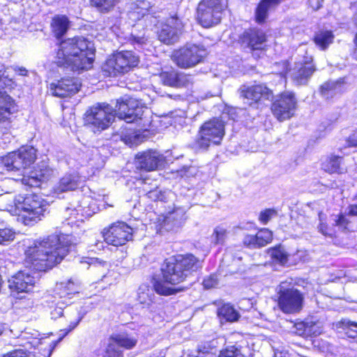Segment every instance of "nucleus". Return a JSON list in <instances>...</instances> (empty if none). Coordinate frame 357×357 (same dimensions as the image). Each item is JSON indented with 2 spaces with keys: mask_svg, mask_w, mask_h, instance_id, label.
Returning a JSON list of instances; mask_svg holds the SVG:
<instances>
[{
  "mask_svg": "<svg viewBox=\"0 0 357 357\" xmlns=\"http://www.w3.org/2000/svg\"><path fill=\"white\" fill-rule=\"evenodd\" d=\"M184 24L175 14L166 20L158 33L159 40L167 45H172L178 41L183 32Z\"/></svg>",
  "mask_w": 357,
  "mask_h": 357,
  "instance_id": "15",
  "label": "nucleus"
},
{
  "mask_svg": "<svg viewBox=\"0 0 357 357\" xmlns=\"http://www.w3.org/2000/svg\"><path fill=\"white\" fill-rule=\"evenodd\" d=\"M8 68L1 66L0 68V89L10 91L15 86V82L9 77Z\"/></svg>",
  "mask_w": 357,
  "mask_h": 357,
  "instance_id": "41",
  "label": "nucleus"
},
{
  "mask_svg": "<svg viewBox=\"0 0 357 357\" xmlns=\"http://www.w3.org/2000/svg\"><path fill=\"white\" fill-rule=\"evenodd\" d=\"M15 111V100L6 91H0V122L8 121Z\"/></svg>",
  "mask_w": 357,
  "mask_h": 357,
  "instance_id": "29",
  "label": "nucleus"
},
{
  "mask_svg": "<svg viewBox=\"0 0 357 357\" xmlns=\"http://www.w3.org/2000/svg\"><path fill=\"white\" fill-rule=\"evenodd\" d=\"M343 82L340 80L328 81L320 86V94L324 99L330 100L340 94L343 91Z\"/></svg>",
  "mask_w": 357,
  "mask_h": 357,
  "instance_id": "30",
  "label": "nucleus"
},
{
  "mask_svg": "<svg viewBox=\"0 0 357 357\" xmlns=\"http://www.w3.org/2000/svg\"><path fill=\"white\" fill-rule=\"evenodd\" d=\"M290 282H282L276 288L278 306L284 313L293 314L301 310L303 295L298 289L291 287Z\"/></svg>",
  "mask_w": 357,
  "mask_h": 357,
  "instance_id": "6",
  "label": "nucleus"
},
{
  "mask_svg": "<svg viewBox=\"0 0 357 357\" xmlns=\"http://www.w3.org/2000/svg\"><path fill=\"white\" fill-rule=\"evenodd\" d=\"M206 54V50L203 46L186 44L174 50L172 53L171 58L178 67L186 69L193 68L202 63Z\"/></svg>",
  "mask_w": 357,
  "mask_h": 357,
  "instance_id": "7",
  "label": "nucleus"
},
{
  "mask_svg": "<svg viewBox=\"0 0 357 357\" xmlns=\"http://www.w3.org/2000/svg\"><path fill=\"white\" fill-rule=\"evenodd\" d=\"M272 232L268 229H263L255 235H245L243 239V243L248 248L256 249L266 245L272 241Z\"/></svg>",
  "mask_w": 357,
  "mask_h": 357,
  "instance_id": "25",
  "label": "nucleus"
},
{
  "mask_svg": "<svg viewBox=\"0 0 357 357\" xmlns=\"http://www.w3.org/2000/svg\"><path fill=\"white\" fill-rule=\"evenodd\" d=\"M334 35L331 31L322 30L317 32L314 38L315 44L322 50H325L333 43Z\"/></svg>",
  "mask_w": 357,
  "mask_h": 357,
  "instance_id": "36",
  "label": "nucleus"
},
{
  "mask_svg": "<svg viewBox=\"0 0 357 357\" xmlns=\"http://www.w3.org/2000/svg\"><path fill=\"white\" fill-rule=\"evenodd\" d=\"M238 91L244 102L250 106L255 105L261 98L269 100L273 97L272 91L264 84L242 85Z\"/></svg>",
  "mask_w": 357,
  "mask_h": 357,
  "instance_id": "17",
  "label": "nucleus"
},
{
  "mask_svg": "<svg viewBox=\"0 0 357 357\" xmlns=\"http://www.w3.org/2000/svg\"><path fill=\"white\" fill-rule=\"evenodd\" d=\"M79 321H80V319H77L76 322L70 323V324L68 326V329H65V331H66L65 335H66L70 331L73 330L78 325Z\"/></svg>",
  "mask_w": 357,
  "mask_h": 357,
  "instance_id": "59",
  "label": "nucleus"
},
{
  "mask_svg": "<svg viewBox=\"0 0 357 357\" xmlns=\"http://www.w3.org/2000/svg\"><path fill=\"white\" fill-rule=\"evenodd\" d=\"M218 278L215 275H211L206 278L203 281V285L205 289H211L218 285Z\"/></svg>",
  "mask_w": 357,
  "mask_h": 357,
  "instance_id": "50",
  "label": "nucleus"
},
{
  "mask_svg": "<svg viewBox=\"0 0 357 357\" xmlns=\"http://www.w3.org/2000/svg\"><path fill=\"white\" fill-rule=\"evenodd\" d=\"M201 266L202 262L192 254L178 255L169 258L161 268V278L154 283L155 291L165 296L174 294L175 289L168 285L183 282Z\"/></svg>",
  "mask_w": 357,
  "mask_h": 357,
  "instance_id": "2",
  "label": "nucleus"
},
{
  "mask_svg": "<svg viewBox=\"0 0 357 357\" xmlns=\"http://www.w3.org/2000/svg\"><path fill=\"white\" fill-rule=\"evenodd\" d=\"M318 218L319 223L317 227V231L326 237L333 238L334 231L333 228L330 227L326 223V215L323 212H319Z\"/></svg>",
  "mask_w": 357,
  "mask_h": 357,
  "instance_id": "40",
  "label": "nucleus"
},
{
  "mask_svg": "<svg viewBox=\"0 0 357 357\" xmlns=\"http://www.w3.org/2000/svg\"><path fill=\"white\" fill-rule=\"evenodd\" d=\"M112 340L120 347L126 349H131L137 343V335L135 333H121L110 337Z\"/></svg>",
  "mask_w": 357,
  "mask_h": 357,
  "instance_id": "31",
  "label": "nucleus"
},
{
  "mask_svg": "<svg viewBox=\"0 0 357 357\" xmlns=\"http://www.w3.org/2000/svg\"><path fill=\"white\" fill-rule=\"evenodd\" d=\"M354 43L356 45V48L354 50V54L356 59H357V33L356 34V37L354 38Z\"/></svg>",
  "mask_w": 357,
  "mask_h": 357,
  "instance_id": "60",
  "label": "nucleus"
},
{
  "mask_svg": "<svg viewBox=\"0 0 357 357\" xmlns=\"http://www.w3.org/2000/svg\"><path fill=\"white\" fill-rule=\"evenodd\" d=\"M144 114V107L134 98H128L125 100L117 101L114 109V116L127 123H132L141 119Z\"/></svg>",
  "mask_w": 357,
  "mask_h": 357,
  "instance_id": "14",
  "label": "nucleus"
},
{
  "mask_svg": "<svg viewBox=\"0 0 357 357\" xmlns=\"http://www.w3.org/2000/svg\"><path fill=\"white\" fill-rule=\"evenodd\" d=\"M219 357H245L241 349L235 346H231L222 350Z\"/></svg>",
  "mask_w": 357,
  "mask_h": 357,
  "instance_id": "45",
  "label": "nucleus"
},
{
  "mask_svg": "<svg viewBox=\"0 0 357 357\" xmlns=\"http://www.w3.org/2000/svg\"><path fill=\"white\" fill-rule=\"evenodd\" d=\"M154 296L153 289L151 287L146 284H142L139 287L137 299L144 306H150L153 303Z\"/></svg>",
  "mask_w": 357,
  "mask_h": 357,
  "instance_id": "37",
  "label": "nucleus"
},
{
  "mask_svg": "<svg viewBox=\"0 0 357 357\" xmlns=\"http://www.w3.org/2000/svg\"><path fill=\"white\" fill-rule=\"evenodd\" d=\"M348 222V220L344 215H340L338 219L336 220V225L341 227H346Z\"/></svg>",
  "mask_w": 357,
  "mask_h": 357,
  "instance_id": "56",
  "label": "nucleus"
},
{
  "mask_svg": "<svg viewBox=\"0 0 357 357\" xmlns=\"http://www.w3.org/2000/svg\"><path fill=\"white\" fill-rule=\"evenodd\" d=\"M15 232L10 228L0 227V244H5L13 241Z\"/></svg>",
  "mask_w": 357,
  "mask_h": 357,
  "instance_id": "46",
  "label": "nucleus"
},
{
  "mask_svg": "<svg viewBox=\"0 0 357 357\" xmlns=\"http://www.w3.org/2000/svg\"><path fill=\"white\" fill-rule=\"evenodd\" d=\"M354 22H355L356 25L357 26V13L355 15Z\"/></svg>",
  "mask_w": 357,
  "mask_h": 357,
  "instance_id": "64",
  "label": "nucleus"
},
{
  "mask_svg": "<svg viewBox=\"0 0 357 357\" xmlns=\"http://www.w3.org/2000/svg\"><path fill=\"white\" fill-rule=\"evenodd\" d=\"M348 143L349 146H357V130L349 137Z\"/></svg>",
  "mask_w": 357,
  "mask_h": 357,
  "instance_id": "53",
  "label": "nucleus"
},
{
  "mask_svg": "<svg viewBox=\"0 0 357 357\" xmlns=\"http://www.w3.org/2000/svg\"><path fill=\"white\" fill-rule=\"evenodd\" d=\"M291 332L300 336H317L321 333V328L319 323L307 320L295 323L291 328Z\"/></svg>",
  "mask_w": 357,
  "mask_h": 357,
  "instance_id": "27",
  "label": "nucleus"
},
{
  "mask_svg": "<svg viewBox=\"0 0 357 357\" xmlns=\"http://www.w3.org/2000/svg\"><path fill=\"white\" fill-rule=\"evenodd\" d=\"M114 120V109L107 103H97L89 108L84 117V124L94 132L108 128Z\"/></svg>",
  "mask_w": 357,
  "mask_h": 357,
  "instance_id": "4",
  "label": "nucleus"
},
{
  "mask_svg": "<svg viewBox=\"0 0 357 357\" xmlns=\"http://www.w3.org/2000/svg\"><path fill=\"white\" fill-rule=\"evenodd\" d=\"M185 210L176 208L169 212L165 216L159 218V231H169L179 227L185 220Z\"/></svg>",
  "mask_w": 357,
  "mask_h": 357,
  "instance_id": "23",
  "label": "nucleus"
},
{
  "mask_svg": "<svg viewBox=\"0 0 357 357\" xmlns=\"http://www.w3.org/2000/svg\"><path fill=\"white\" fill-rule=\"evenodd\" d=\"M3 326L2 324H0V335L3 333Z\"/></svg>",
  "mask_w": 357,
  "mask_h": 357,
  "instance_id": "63",
  "label": "nucleus"
},
{
  "mask_svg": "<svg viewBox=\"0 0 357 357\" xmlns=\"http://www.w3.org/2000/svg\"><path fill=\"white\" fill-rule=\"evenodd\" d=\"M110 337L106 347L104 357H123V351Z\"/></svg>",
  "mask_w": 357,
  "mask_h": 357,
  "instance_id": "43",
  "label": "nucleus"
},
{
  "mask_svg": "<svg viewBox=\"0 0 357 357\" xmlns=\"http://www.w3.org/2000/svg\"><path fill=\"white\" fill-rule=\"evenodd\" d=\"M70 26L68 18L66 15H55L52 20L51 27L54 36L59 38L63 36Z\"/></svg>",
  "mask_w": 357,
  "mask_h": 357,
  "instance_id": "33",
  "label": "nucleus"
},
{
  "mask_svg": "<svg viewBox=\"0 0 357 357\" xmlns=\"http://www.w3.org/2000/svg\"><path fill=\"white\" fill-rule=\"evenodd\" d=\"M132 43L133 45H137L140 46L141 45L144 43V34L142 36H135L133 33H132Z\"/></svg>",
  "mask_w": 357,
  "mask_h": 357,
  "instance_id": "51",
  "label": "nucleus"
},
{
  "mask_svg": "<svg viewBox=\"0 0 357 357\" xmlns=\"http://www.w3.org/2000/svg\"><path fill=\"white\" fill-rule=\"evenodd\" d=\"M227 230L222 227H217L212 235V241L215 244H223L227 238Z\"/></svg>",
  "mask_w": 357,
  "mask_h": 357,
  "instance_id": "44",
  "label": "nucleus"
},
{
  "mask_svg": "<svg viewBox=\"0 0 357 357\" xmlns=\"http://www.w3.org/2000/svg\"><path fill=\"white\" fill-rule=\"evenodd\" d=\"M36 159V150L32 146H22L9 153L2 159L8 171L21 170L29 167Z\"/></svg>",
  "mask_w": 357,
  "mask_h": 357,
  "instance_id": "11",
  "label": "nucleus"
},
{
  "mask_svg": "<svg viewBox=\"0 0 357 357\" xmlns=\"http://www.w3.org/2000/svg\"><path fill=\"white\" fill-rule=\"evenodd\" d=\"M321 168L329 174H343L347 169L343 158L335 155L326 157L321 163Z\"/></svg>",
  "mask_w": 357,
  "mask_h": 357,
  "instance_id": "26",
  "label": "nucleus"
},
{
  "mask_svg": "<svg viewBox=\"0 0 357 357\" xmlns=\"http://www.w3.org/2000/svg\"><path fill=\"white\" fill-rule=\"evenodd\" d=\"M116 0H91L93 6L98 8L100 10H109L112 8Z\"/></svg>",
  "mask_w": 357,
  "mask_h": 357,
  "instance_id": "47",
  "label": "nucleus"
},
{
  "mask_svg": "<svg viewBox=\"0 0 357 357\" xmlns=\"http://www.w3.org/2000/svg\"><path fill=\"white\" fill-rule=\"evenodd\" d=\"M211 349H212V348L209 344H207V346L199 345L198 347V351L202 353L203 354H206L209 356H211V354L210 353Z\"/></svg>",
  "mask_w": 357,
  "mask_h": 357,
  "instance_id": "54",
  "label": "nucleus"
},
{
  "mask_svg": "<svg viewBox=\"0 0 357 357\" xmlns=\"http://www.w3.org/2000/svg\"><path fill=\"white\" fill-rule=\"evenodd\" d=\"M225 135V124L219 119L214 118L205 122L199 131V137L195 141L196 145L202 149H206L211 143L219 144Z\"/></svg>",
  "mask_w": 357,
  "mask_h": 357,
  "instance_id": "9",
  "label": "nucleus"
},
{
  "mask_svg": "<svg viewBox=\"0 0 357 357\" xmlns=\"http://www.w3.org/2000/svg\"><path fill=\"white\" fill-rule=\"evenodd\" d=\"M151 8V3L146 0H137L132 4L131 10L129 11V18L132 21H138L143 18L152 17L150 14Z\"/></svg>",
  "mask_w": 357,
  "mask_h": 357,
  "instance_id": "28",
  "label": "nucleus"
},
{
  "mask_svg": "<svg viewBox=\"0 0 357 357\" xmlns=\"http://www.w3.org/2000/svg\"><path fill=\"white\" fill-rule=\"evenodd\" d=\"M8 282V287L13 292H29L33 289L36 279L29 272L20 271L13 275Z\"/></svg>",
  "mask_w": 357,
  "mask_h": 357,
  "instance_id": "21",
  "label": "nucleus"
},
{
  "mask_svg": "<svg viewBox=\"0 0 357 357\" xmlns=\"http://www.w3.org/2000/svg\"><path fill=\"white\" fill-rule=\"evenodd\" d=\"M63 314V307L59 306L51 312L52 319H56Z\"/></svg>",
  "mask_w": 357,
  "mask_h": 357,
  "instance_id": "55",
  "label": "nucleus"
},
{
  "mask_svg": "<svg viewBox=\"0 0 357 357\" xmlns=\"http://www.w3.org/2000/svg\"><path fill=\"white\" fill-rule=\"evenodd\" d=\"M315 70L312 56H306L295 63L291 70L290 76L297 85H304L308 82Z\"/></svg>",
  "mask_w": 357,
  "mask_h": 357,
  "instance_id": "16",
  "label": "nucleus"
},
{
  "mask_svg": "<svg viewBox=\"0 0 357 357\" xmlns=\"http://www.w3.org/2000/svg\"><path fill=\"white\" fill-rule=\"evenodd\" d=\"M276 213V211L273 209H266L260 213L259 219L263 224L266 225Z\"/></svg>",
  "mask_w": 357,
  "mask_h": 357,
  "instance_id": "48",
  "label": "nucleus"
},
{
  "mask_svg": "<svg viewBox=\"0 0 357 357\" xmlns=\"http://www.w3.org/2000/svg\"><path fill=\"white\" fill-rule=\"evenodd\" d=\"M92 261H93V259H88L87 260H84V261L82 260V261H80V262L82 264L85 263L86 264H87L89 266L92 264Z\"/></svg>",
  "mask_w": 357,
  "mask_h": 357,
  "instance_id": "61",
  "label": "nucleus"
},
{
  "mask_svg": "<svg viewBox=\"0 0 357 357\" xmlns=\"http://www.w3.org/2000/svg\"><path fill=\"white\" fill-rule=\"evenodd\" d=\"M138 63V56L132 51H122L107 59L102 69L108 76L114 77L128 72L131 68L137 66Z\"/></svg>",
  "mask_w": 357,
  "mask_h": 357,
  "instance_id": "8",
  "label": "nucleus"
},
{
  "mask_svg": "<svg viewBox=\"0 0 357 357\" xmlns=\"http://www.w3.org/2000/svg\"><path fill=\"white\" fill-rule=\"evenodd\" d=\"M297 108V100L294 93L287 91L272 104L271 110L273 115L280 121H283L291 118Z\"/></svg>",
  "mask_w": 357,
  "mask_h": 357,
  "instance_id": "12",
  "label": "nucleus"
},
{
  "mask_svg": "<svg viewBox=\"0 0 357 357\" xmlns=\"http://www.w3.org/2000/svg\"><path fill=\"white\" fill-rule=\"evenodd\" d=\"M218 315L231 322L236 321L239 317L238 312L229 304H225L220 307Z\"/></svg>",
  "mask_w": 357,
  "mask_h": 357,
  "instance_id": "39",
  "label": "nucleus"
},
{
  "mask_svg": "<svg viewBox=\"0 0 357 357\" xmlns=\"http://www.w3.org/2000/svg\"><path fill=\"white\" fill-rule=\"evenodd\" d=\"M223 10L222 0H202L197 8V19L203 27H211L220 22Z\"/></svg>",
  "mask_w": 357,
  "mask_h": 357,
  "instance_id": "10",
  "label": "nucleus"
},
{
  "mask_svg": "<svg viewBox=\"0 0 357 357\" xmlns=\"http://www.w3.org/2000/svg\"><path fill=\"white\" fill-rule=\"evenodd\" d=\"M324 0H308L310 6L314 10H317L321 6Z\"/></svg>",
  "mask_w": 357,
  "mask_h": 357,
  "instance_id": "52",
  "label": "nucleus"
},
{
  "mask_svg": "<svg viewBox=\"0 0 357 357\" xmlns=\"http://www.w3.org/2000/svg\"><path fill=\"white\" fill-rule=\"evenodd\" d=\"M94 57L95 50L91 43L83 38H73L61 42L54 62L73 71L89 70Z\"/></svg>",
  "mask_w": 357,
  "mask_h": 357,
  "instance_id": "3",
  "label": "nucleus"
},
{
  "mask_svg": "<svg viewBox=\"0 0 357 357\" xmlns=\"http://www.w3.org/2000/svg\"><path fill=\"white\" fill-rule=\"evenodd\" d=\"M13 70L17 73L19 75L26 76L28 71L22 67H15Z\"/></svg>",
  "mask_w": 357,
  "mask_h": 357,
  "instance_id": "58",
  "label": "nucleus"
},
{
  "mask_svg": "<svg viewBox=\"0 0 357 357\" xmlns=\"http://www.w3.org/2000/svg\"><path fill=\"white\" fill-rule=\"evenodd\" d=\"M338 333H344L348 337L352 338L357 343V323L347 319H342L336 323Z\"/></svg>",
  "mask_w": 357,
  "mask_h": 357,
  "instance_id": "34",
  "label": "nucleus"
},
{
  "mask_svg": "<svg viewBox=\"0 0 357 357\" xmlns=\"http://www.w3.org/2000/svg\"><path fill=\"white\" fill-rule=\"evenodd\" d=\"M17 215L25 225H32L40 220L45 211L40 202L33 196L17 195L14 199Z\"/></svg>",
  "mask_w": 357,
  "mask_h": 357,
  "instance_id": "5",
  "label": "nucleus"
},
{
  "mask_svg": "<svg viewBox=\"0 0 357 357\" xmlns=\"http://www.w3.org/2000/svg\"><path fill=\"white\" fill-rule=\"evenodd\" d=\"M71 248L69 236L53 234L37 240L25 250V262L38 271H45L60 263Z\"/></svg>",
  "mask_w": 357,
  "mask_h": 357,
  "instance_id": "1",
  "label": "nucleus"
},
{
  "mask_svg": "<svg viewBox=\"0 0 357 357\" xmlns=\"http://www.w3.org/2000/svg\"><path fill=\"white\" fill-rule=\"evenodd\" d=\"M349 215L357 216V204L349 205L347 208Z\"/></svg>",
  "mask_w": 357,
  "mask_h": 357,
  "instance_id": "57",
  "label": "nucleus"
},
{
  "mask_svg": "<svg viewBox=\"0 0 357 357\" xmlns=\"http://www.w3.org/2000/svg\"><path fill=\"white\" fill-rule=\"evenodd\" d=\"M144 190L146 191V197L152 201H166L167 194L168 193L167 191L162 190L158 188H155V189L150 190L144 189Z\"/></svg>",
  "mask_w": 357,
  "mask_h": 357,
  "instance_id": "42",
  "label": "nucleus"
},
{
  "mask_svg": "<svg viewBox=\"0 0 357 357\" xmlns=\"http://www.w3.org/2000/svg\"><path fill=\"white\" fill-rule=\"evenodd\" d=\"M52 174V169L48 166L47 162L42 161L37 164L29 175L23 176L22 182L24 185L36 187L38 185L39 182L45 181L50 178Z\"/></svg>",
  "mask_w": 357,
  "mask_h": 357,
  "instance_id": "22",
  "label": "nucleus"
},
{
  "mask_svg": "<svg viewBox=\"0 0 357 357\" xmlns=\"http://www.w3.org/2000/svg\"><path fill=\"white\" fill-rule=\"evenodd\" d=\"M80 83L74 78H62L50 84V91L54 96L66 98L77 93L80 89Z\"/></svg>",
  "mask_w": 357,
  "mask_h": 357,
  "instance_id": "20",
  "label": "nucleus"
},
{
  "mask_svg": "<svg viewBox=\"0 0 357 357\" xmlns=\"http://www.w3.org/2000/svg\"><path fill=\"white\" fill-rule=\"evenodd\" d=\"M239 42L242 47L248 48L255 56L254 52L264 50L266 42V35L262 30L249 29L240 36Z\"/></svg>",
  "mask_w": 357,
  "mask_h": 357,
  "instance_id": "18",
  "label": "nucleus"
},
{
  "mask_svg": "<svg viewBox=\"0 0 357 357\" xmlns=\"http://www.w3.org/2000/svg\"><path fill=\"white\" fill-rule=\"evenodd\" d=\"M135 159L137 169L151 172L162 165L165 157L155 150H147L137 153Z\"/></svg>",
  "mask_w": 357,
  "mask_h": 357,
  "instance_id": "19",
  "label": "nucleus"
},
{
  "mask_svg": "<svg viewBox=\"0 0 357 357\" xmlns=\"http://www.w3.org/2000/svg\"><path fill=\"white\" fill-rule=\"evenodd\" d=\"M55 296L59 298L69 297L79 292V287L73 281L69 280L67 282L56 284L55 287Z\"/></svg>",
  "mask_w": 357,
  "mask_h": 357,
  "instance_id": "35",
  "label": "nucleus"
},
{
  "mask_svg": "<svg viewBox=\"0 0 357 357\" xmlns=\"http://www.w3.org/2000/svg\"><path fill=\"white\" fill-rule=\"evenodd\" d=\"M103 237L109 245H123L132 239V229L123 222H118L104 230Z\"/></svg>",
  "mask_w": 357,
  "mask_h": 357,
  "instance_id": "13",
  "label": "nucleus"
},
{
  "mask_svg": "<svg viewBox=\"0 0 357 357\" xmlns=\"http://www.w3.org/2000/svg\"><path fill=\"white\" fill-rule=\"evenodd\" d=\"M159 77L164 85L169 86H187L192 83L190 75L176 71L162 72Z\"/></svg>",
  "mask_w": 357,
  "mask_h": 357,
  "instance_id": "24",
  "label": "nucleus"
},
{
  "mask_svg": "<svg viewBox=\"0 0 357 357\" xmlns=\"http://www.w3.org/2000/svg\"><path fill=\"white\" fill-rule=\"evenodd\" d=\"M271 258L280 264L286 265L289 261V255L282 246L275 247L269 250Z\"/></svg>",
  "mask_w": 357,
  "mask_h": 357,
  "instance_id": "38",
  "label": "nucleus"
},
{
  "mask_svg": "<svg viewBox=\"0 0 357 357\" xmlns=\"http://www.w3.org/2000/svg\"><path fill=\"white\" fill-rule=\"evenodd\" d=\"M3 357H33L31 353L23 349H15L8 352Z\"/></svg>",
  "mask_w": 357,
  "mask_h": 357,
  "instance_id": "49",
  "label": "nucleus"
},
{
  "mask_svg": "<svg viewBox=\"0 0 357 357\" xmlns=\"http://www.w3.org/2000/svg\"><path fill=\"white\" fill-rule=\"evenodd\" d=\"M78 180L79 177L76 174H66L60 179L54 190L56 193L74 190L79 185Z\"/></svg>",
  "mask_w": 357,
  "mask_h": 357,
  "instance_id": "32",
  "label": "nucleus"
},
{
  "mask_svg": "<svg viewBox=\"0 0 357 357\" xmlns=\"http://www.w3.org/2000/svg\"><path fill=\"white\" fill-rule=\"evenodd\" d=\"M274 357H284L282 353H275Z\"/></svg>",
  "mask_w": 357,
  "mask_h": 357,
  "instance_id": "62",
  "label": "nucleus"
}]
</instances>
